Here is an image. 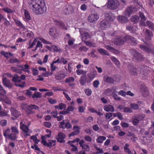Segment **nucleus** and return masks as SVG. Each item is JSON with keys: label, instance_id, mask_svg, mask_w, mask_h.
<instances>
[{"label": "nucleus", "instance_id": "obj_54", "mask_svg": "<svg viewBox=\"0 0 154 154\" xmlns=\"http://www.w3.org/2000/svg\"><path fill=\"white\" fill-rule=\"evenodd\" d=\"M75 81V79L74 77H69L66 78L65 80V82L66 83H70L71 82H73Z\"/></svg>", "mask_w": 154, "mask_h": 154}, {"label": "nucleus", "instance_id": "obj_47", "mask_svg": "<svg viewBox=\"0 0 154 154\" xmlns=\"http://www.w3.org/2000/svg\"><path fill=\"white\" fill-rule=\"evenodd\" d=\"M51 48L54 52H60L61 51V49L59 48L58 47L55 45H52Z\"/></svg>", "mask_w": 154, "mask_h": 154}, {"label": "nucleus", "instance_id": "obj_3", "mask_svg": "<svg viewBox=\"0 0 154 154\" xmlns=\"http://www.w3.org/2000/svg\"><path fill=\"white\" fill-rule=\"evenodd\" d=\"M22 109L25 110L26 115L29 116L35 113V111L34 109L38 110L39 108L38 106L34 104L28 105L26 103H22L21 105Z\"/></svg>", "mask_w": 154, "mask_h": 154}, {"label": "nucleus", "instance_id": "obj_6", "mask_svg": "<svg viewBox=\"0 0 154 154\" xmlns=\"http://www.w3.org/2000/svg\"><path fill=\"white\" fill-rule=\"evenodd\" d=\"M119 5V3L117 0H109L107 4L108 8L111 10L116 9Z\"/></svg>", "mask_w": 154, "mask_h": 154}, {"label": "nucleus", "instance_id": "obj_19", "mask_svg": "<svg viewBox=\"0 0 154 154\" xmlns=\"http://www.w3.org/2000/svg\"><path fill=\"white\" fill-rule=\"evenodd\" d=\"M116 89H114V87H110L106 90L104 92V94L106 96H110L116 92Z\"/></svg>", "mask_w": 154, "mask_h": 154}, {"label": "nucleus", "instance_id": "obj_29", "mask_svg": "<svg viewBox=\"0 0 154 154\" xmlns=\"http://www.w3.org/2000/svg\"><path fill=\"white\" fill-rule=\"evenodd\" d=\"M104 109L106 112H114V108L112 105H106L104 107Z\"/></svg>", "mask_w": 154, "mask_h": 154}, {"label": "nucleus", "instance_id": "obj_25", "mask_svg": "<svg viewBox=\"0 0 154 154\" xmlns=\"http://www.w3.org/2000/svg\"><path fill=\"white\" fill-rule=\"evenodd\" d=\"M73 129L74 131L69 134V137H70L72 136L78 135L80 133L79 127L77 126H74L73 127Z\"/></svg>", "mask_w": 154, "mask_h": 154}, {"label": "nucleus", "instance_id": "obj_37", "mask_svg": "<svg viewBox=\"0 0 154 154\" xmlns=\"http://www.w3.org/2000/svg\"><path fill=\"white\" fill-rule=\"evenodd\" d=\"M54 107L56 109H59L60 110H62L63 109H65L66 108V105L64 103H61L58 105H55Z\"/></svg>", "mask_w": 154, "mask_h": 154}, {"label": "nucleus", "instance_id": "obj_42", "mask_svg": "<svg viewBox=\"0 0 154 154\" xmlns=\"http://www.w3.org/2000/svg\"><path fill=\"white\" fill-rule=\"evenodd\" d=\"M82 40L85 42V41H87L88 38H90V35L87 32L85 33L82 35Z\"/></svg>", "mask_w": 154, "mask_h": 154}, {"label": "nucleus", "instance_id": "obj_36", "mask_svg": "<svg viewBox=\"0 0 154 154\" xmlns=\"http://www.w3.org/2000/svg\"><path fill=\"white\" fill-rule=\"evenodd\" d=\"M139 121L140 120L138 116L132 118V123L133 125H134L136 126L138 125L139 123Z\"/></svg>", "mask_w": 154, "mask_h": 154}, {"label": "nucleus", "instance_id": "obj_15", "mask_svg": "<svg viewBox=\"0 0 154 154\" xmlns=\"http://www.w3.org/2000/svg\"><path fill=\"white\" fill-rule=\"evenodd\" d=\"M66 137L65 135L62 132H59L57 138V140L58 142L60 143H63L65 142L64 139Z\"/></svg>", "mask_w": 154, "mask_h": 154}, {"label": "nucleus", "instance_id": "obj_5", "mask_svg": "<svg viewBox=\"0 0 154 154\" xmlns=\"http://www.w3.org/2000/svg\"><path fill=\"white\" fill-rule=\"evenodd\" d=\"M12 81L14 82V85L17 87H19L21 88H23L25 85L26 82H22L20 77L17 74H15L12 78Z\"/></svg>", "mask_w": 154, "mask_h": 154}, {"label": "nucleus", "instance_id": "obj_43", "mask_svg": "<svg viewBox=\"0 0 154 154\" xmlns=\"http://www.w3.org/2000/svg\"><path fill=\"white\" fill-rule=\"evenodd\" d=\"M85 43L86 45L90 47H95L96 46V44L92 42L85 41Z\"/></svg>", "mask_w": 154, "mask_h": 154}, {"label": "nucleus", "instance_id": "obj_14", "mask_svg": "<svg viewBox=\"0 0 154 154\" xmlns=\"http://www.w3.org/2000/svg\"><path fill=\"white\" fill-rule=\"evenodd\" d=\"M99 18V15L97 14H91L89 15L88 17L89 22L94 23L97 21Z\"/></svg>", "mask_w": 154, "mask_h": 154}, {"label": "nucleus", "instance_id": "obj_7", "mask_svg": "<svg viewBox=\"0 0 154 154\" xmlns=\"http://www.w3.org/2000/svg\"><path fill=\"white\" fill-rule=\"evenodd\" d=\"M20 128L25 133V136L26 137L30 136V134L32 133V131L29 128L28 126L23 123L22 122L20 123Z\"/></svg>", "mask_w": 154, "mask_h": 154}, {"label": "nucleus", "instance_id": "obj_59", "mask_svg": "<svg viewBox=\"0 0 154 154\" xmlns=\"http://www.w3.org/2000/svg\"><path fill=\"white\" fill-rule=\"evenodd\" d=\"M39 39L41 40L43 43L46 44H51L52 43L48 41H47L45 39L42 37H39Z\"/></svg>", "mask_w": 154, "mask_h": 154}, {"label": "nucleus", "instance_id": "obj_60", "mask_svg": "<svg viewBox=\"0 0 154 154\" xmlns=\"http://www.w3.org/2000/svg\"><path fill=\"white\" fill-rule=\"evenodd\" d=\"M88 49V48H87L86 47L83 46L79 48V51L81 52H86Z\"/></svg>", "mask_w": 154, "mask_h": 154}, {"label": "nucleus", "instance_id": "obj_9", "mask_svg": "<svg viewBox=\"0 0 154 154\" xmlns=\"http://www.w3.org/2000/svg\"><path fill=\"white\" fill-rule=\"evenodd\" d=\"M130 52L134 57L137 61H141L143 58L142 55L134 49L131 50Z\"/></svg>", "mask_w": 154, "mask_h": 154}, {"label": "nucleus", "instance_id": "obj_31", "mask_svg": "<svg viewBox=\"0 0 154 154\" xmlns=\"http://www.w3.org/2000/svg\"><path fill=\"white\" fill-rule=\"evenodd\" d=\"M10 111L11 114L15 117L18 118L20 115V113L17 110L13 108H11L10 109Z\"/></svg>", "mask_w": 154, "mask_h": 154}, {"label": "nucleus", "instance_id": "obj_4", "mask_svg": "<svg viewBox=\"0 0 154 154\" xmlns=\"http://www.w3.org/2000/svg\"><path fill=\"white\" fill-rule=\"evenodd\" d=\"M145 34L146 38L145 40L143 41V42L148 45H152V43L151 41L153 35L152 32L148 29H146L145 31Z\"/></svg>", "mask_w": 154, "mask_h": 154}, {"label": "nucleus", "instance_id": "obj_11", "mask_svg": "<svg viewBox=\"0 0 154 154\" xmlns=\"http://www.w3.org/2000/svg\"><path fill=\"white\" fill-rule=\"evenodd\" d=\"M128 68L131 75H136L138 73V71L134 65L129 64L128 65Z\"/></svg>", "mask_w": 154, "mask_h": 154}, {"label": "nucleus", "instance_id": "obj_38", "mask_svg": "<svg viewBox=\"0 0 154 154\" xmlns=\"http://www.w3.org/2000/svg\"><path fill=\"white\" fill-rule=\"evenodd\" d=\"M11 70L13 72L20 74H21L22 73L21 69H20L19 68L15 67H11Z\"/></svg>", "mask_w": 154, "mask_h": 154}, {"label": "nucleus", "instance_id": "obj_27", "mask_svg": "<svg viewBox=\"0 0 154 154\" xmlns=\"http://www.w3.org/2000/svg\"><path fill=\"white\" fill-rule=\"evenodd\" d=\"M24 17L23 18V20L25 22H28L31 19V17L29 13L27 10L24 9Z\"/></svg>", "mask_w": 154, "mask_h": 154}, {"label": "nucleus", "instance_id": "obj_20", "mask_svg": "<svg viewBox=\"0 0 154 154\" xmlns=\"http://www.w3.org/2000/svg\"><path fill=\"white\" fill-rule=\"evenodd\" d=\"M97 75V72L95 69H93L87 74L88 78L91 81H92Z\"/></svg>", "mask_w": 154, "mask_h": 154}, {"label": "nucleus", "instance_id": "obj_55", "mask_svg": "<svg viewBox=\"0 0 154 154\" xmlns=\"http://www.w3.org/2000/svg\"><path fill=\"white\" fill-rule=\"evenodd\" d=\"M31 139H32L35 144H38L39 141V140H38L36 135H33L31 136Z\"/></svg>", "mask_w": 154, "mask_h": 154}, {"label": "nucleus", "instance_id": "obj_1", "mask_svg": "<svg viewBox=\"0 0 154 154\" xmlns=\"http://www.w3.org/2000/svg\"><path fill=\"white\" fill-rule=\"evenodd\" d=\"M28 3L30 9L37 15L42 14L47 10L44 0H28Z\"/></svg>", "mask_w": 154, "mask_h": 154}, {"label": "nucleus", "instance_id": "obj_32", "mask_svg": "<svg viewBox=\"0 0 154 154\" xmlns=\"http://www.w3.org/2000/svg\"><path fill=\"white\" fill-rule=\"evenodd\" d=\"M131 20L133 23L136 24L139 22V17L136 15H133L131 17Z\"/></svg>", "mask_w": 154, "mask_h": 154}, {"label": "nucleus", "instance_id": "obj_12", "mask_svg": "<svg viewBox=\"0 0 154 154\" xmlns=\"http://www.w3.org/2000/svg\"><path fill=\"white\" fill-rule=\"evenodd\" d=\"M138 68L140 69V73L144 75V76L148 75L149 70L148 67L145 65H140Z\"/></svg>", "mask_w": 154, "mask_h": 154}, {"label": "nucleus", "instance_id": "obj_35", "mask_svg": "<svg viewBox=\"0 0 154 154\" xmlns=\"http://www.w3.org/2000/svg\"><path fill=\"white\" fill-rule=\"evenodd\" d=\"M86 75H82L79 81L81 85L82 86H84L86 82Z\"/></svg>", "mask_w": 154, "mask_h": 154}, {"label": "nucleus", "instance_id": "obj_52", "mask_svg": "<svg viewBox=\"0 0 154 154\" xmlns=\"http://www.w3.org/2000/svg\"><path fill=\"white\" fill-rule=\"evenodd\" d=\"M29 66L27 64H26L24 65L23 69H21L22 71H23L25 72L29 73L30 72V71L29 69Z\"/></svg>", "mask_w": 154, "mask_h": 154}, {"label": "nucleus", "instance_id": "obj_39", "mask_svg": "<svg viewBox=\"0 0 154 154\" xmlns=\"http://www.w3.org/2000/svg\"><path fill=\"white\" fill-rule=\"evenodd\" d=\"M146 25L150 29L154 30V23L152 22L151 21L147 20L146 21Z\"/></svg>", "mask_w": 154, "mask_h": 154}, {"label": "nucleus", "instance_id": "obj_64", "mask_svg": "<svg viewBox=\"0 0 154 154\" xmlns=\"http://www.w3.org/2000/svg\"><path fill=\"white\" fill-rule=\"evenodd\" d=\"M72 125L70 123L67 122L65 124V125L64 127H62V128L65 129L67 128L68 129H70L72 128Z\"/></svg>", "mask_w": 154, "mask_h": 154}, {"label": "nucleus", "instance_id": "obj_48", "mask_svg": "<svg viewBox=\"0 0 154 154\" xmlns=\"http://www.w3.org/2000/svg\"><path fill=\"white\" fill-rule=\"evenodd\" d=\"M96 52V51L95 50H93L91 52L88 53V55L92 58L97 57V56L95 54Z\"/></svg>", "mask_w": 154, "mask_h": 154}, {"label": "nucleus", "instance_id": "obj_17", "mask_svg": "<svg viewBox=\"0 0 154 154\" xmlns=\"http://www.w3.org/2000/svg\"><path fill=\"white\" fill-rule=\"evenodd\" d=\"M140 91L145 97H146L149 94L148 88L145 85L142 84L141 85Z\"/></svg>", "mask_w": 154, "mask_h": 154}, {"label": "nucleus", "instance_id": "obj_51", "mask_svg": "<svg viewBox=\"0 0 154 154\" xmlns=\"http://www.w3.org/2000/svg\"><path fill=\"white\" fill-rule=\"evenodd\" d=\"M130 107L131 109L137 110L139 109V106L137 104L132 103L130 104Z\"/></svg>", "mask_w": 154, "mask_h": 154}, {"label": "nucleus", "instance_id": "obj_62", "mask_svg": "<svg viewBox=\"0 0 154 154\" xmlns=\"http://www.w3.org/2000/svg\"><path fill=\"white\" fill-rule=\"evenodd\" d=\"M43 45L42 44L41 42L39 41H38L37 42V44L36 47H35L34 51H35L38 48H42Z\"/></svg>", "mask_w": 154, "mask_h": 154}, {"label": "nucleus", "instance_id": "obj_40", "mask_svg": "<svg viewBox=\"0 0 154 154\" xmlns=\"http://www.w3.org/2000/svg\"><path fill=\"white\" fill-rule=\"evenodd\" d=\"M106 139V137L104 136H100L98 137L96 139V141L98 143H102L103 141Z\"/></svg>", "mask_w": 154, "mask_h": 154}, {"label": "nucleus", "instance_id": "obj_8", "mask_svg": "<svg viewBox=\"0 0 154 154\" xmlns=\"http://www.w3.org/2000/svg\"><path fill=\"white\" fill-rule=\"evenodd\" d=\"M11 129L12 132L14 133L9 134L8 138L11 140H14L17 138V135L19 134V131L16 127H12Z\"/></svg>", "mask_w": 154, "mask_h": 154}, {"label": "nucleus", "instance_id": "obj_2", "mask_svg": "<svg viewBox=\"0 0 154 154\" xmlns=\"http://www.w3.org/2000/svg\"><path fill=\"white\" fill-rule=\"evenodd\" d=\"M113 34L116 36L114 43L116 45H123L125 42L130 40L133 45H135L137 44L135 38L134 37L128 35H126L119 31L114 32Z\"/></svg>", "mask_w": 154, "mask_h": 154}, {"label": "nucleus", "instance_id": "obj_16", "mask_svg": "<svg viewBox=\"0 0 154 154\" xmlns=\"http://www.w3.org/2000/svg\"><path fill=\"white\" fill-rule=\"evenodd\" d=\"M80 146L81 147L84 151L88 152L89 151L90 148L88 145L85 143V141L83 140H81L79 142Z\"/></svg>", "mask_w": 154, "mask_h": 154}, {"label": "nucleus", "instance_id": "obj_63", "mask_svg": "<svg viewBox=\"0 0 154 154\" xmlns=\"http://www.w3.org/2000/svg\"><path fill=\"white\" fill-rule=\"evenodd\" d=\"M51 117L54 118H57V117L58 112L57 111H52L51 112Z\"/></svg>", "mask_w": 154, "mask_h": 154}, {"label": "nucleus", "instance_id": "obj_57", "mask_svg": "<svg viewBox=\"0 0 154 154\" xmlns=\"http://www.w3.org/2000/svg\"><path fill=\"white\" fill-rule=\"evenodd\" d=\"M139 15L140 17L141 18L140 20H146L147 19V18L145 16L144 14L141 11H140L139 12Z\"/></svg>", "mask_w": 154, "mask_h": 154}, {"label": "nucleus", "instance_id": "obj_50", "mask_svg": "<svg viewBox=\"0 0 154 154\" xmlns=\"http://www.w3.org/2000/svg\"><path fill=\"white\" fill-rule=\"evenodd\" d=\"M2 10L5 12L9 14L15 12L14 10H12L10 8H8L7 7L3 8H2Z\"/></svg>", "mask_w": 154, "mask_h": 154}, {"label": "nucleus", "instance_id": "obj_49", "mask_svg": "<svg viewBox=\"0 0 154 154\" xmlns=\"http://www.w3.org/2000/svg\"><path fill=\"white\" fill-rule=\"evenodd\" d=\"M9 62L11 63H18L20 61L16 58H13L9 60Z\"/></svg>", "mask_w": 154, "mask_h": 154}, {"label": "nucleus", "instance_id": "obj_33", "mask_svg": "<svg viewBox=\"0 0 154 154\" xmlns=\"http://www.w3.org/2000/svg\"><path fill=\"white\" fill-rule=\"evenodd\" d=\"M140 49L143 51H145L148 53H150L151 51V49L149 47L146 46L144 45H140L139 46Z\"/></svg>", "mask_w": 154, "mask_h": 154}, {"label": "nucleus", "instance_id": "obj_58", "mask_svg": "<svg viewBox=\"0 0 154 154\" xmlns=\"http://www.w3.org/2000/svg\"><path fill=\"white\" fill-rule=\"evenodd\" d=\"M58 24L62 29L66 30L67 29V27L65 26L64 23L62 22H59Z\"/></svg>", "mask_w": 154, "mask_h": 154}, {"label": "nucleus", "instance_id": "obj_13", "mask_svg": "<svg viewBox=\"0 0 154 154\" xmlns=\"http://www.w3.org/2000/svg\"><path fill=\"white\" fill-rule=\"evenodd\" d=\"M137 11V8L133 6L128 7L126 9L125 12L126 16L129 17L130 15L134 13Z\"/></svg>", "mask_w": 154, "mask_h": 154}, {"label": "nucleus", "instance_id": "obj_53", "mask_svg": "<svg viewBox=\"0 0 154 154\" xmlns=\"http://www.w3.org/2000/svg\"><path fill=\"white\" fill-rule=\"evenodd\" d=\"M76 73L77 75H82L84 74V75H86V73L87 72L86 71H84V70L81 69H77L76 70Z\"/></svg>", "mask_w": 154, "mask_h": 154}, {"label": "nucleus", "instance_id": "obj_44", "mask_svg": "<svg viewBox=\"0 0 154 154\" xmlns=\"http://www.w3.org/2000/svg\"><path fill=\"white\" fill-rule=\"evenodd\" d=\"M42 96L41 94L38 91H35L32 96V98H40Z\"/></svg>", "mask_w": 154, "mask_h": 154}, {"label": "nucleus", "instance_id": "obj_56", "mask_svg": "<svg viewBox=\"0 0 154 154\" xmlns=\"http://www.w3.org/2000/svg\"><path fill=\"white\" fill-rule=\"evenodd\" d=\"M84 91L85 93L88 96L91 95L92 92L90 88L85 89L84 90Z\"/></svg>", "mask_w": 154, "mask_h": 154}, {"label": "nucleus", "instance_id": "obj_34", "mask_svg": "<svg viewBox=\"0 0 154 154\" xmlns=\"http://www.w3.org/2000/svg\"><path fill=\"white\" fill-rule=\"evenodd\" d=\"M106 48L109 50L110 51L115 53L116 54H119V51L115 49L113 47H111L109 45H107L106 47Z\"/></svg>", "mask_w": 154, "mask_h": 154}, {"label": "nucleus", "instance_id": "obj_46", "mask_svg": "<svg viewBox=\"0 0 154 154\" xmlns=\"http://www.w3.org/2000/svg\"><path fill=\"white\" fill-rule=\"evenodd\" d=\"M111 60L112 62L117 67H119L120 66V63L119 61L115 57H113L111 58Z\"/></svg>", "mask_w": 154, "mask_h": 154}, {"label": "nucleus", "instance_id": "obj_22", "mask_svg": "<svg viewBox=\"0 0 154 154\" xmlns=\"http://www.w3.org/2000/svg\"><path fill=\"white\" fill-rule=\"evenodd\" d=\"M17 26L24 30L26 29L25 26L18 18H13Z\"/></svg>", "mask_w": 154, "mask_h": 154}, {"label": "nucleus", "instance_id": "obj_24", "mask_svg": "<svg viewBox=\"0 0 154 154\" xmlns=\"http://www.w3.org/2000/svg\"><path fill=\"white\" fill-rule=\"evenodd\" d=\"M73 129L74 131L69 134V137H70L72 136L78 135L80 133L79 127L77 126H74L73 127Z\"/></svg>", "mask_w": 154, "mask_h": 154}, {"label": "nucleus", "instance_id": "obj_21", "mask_svg": "<svg viewBox=\"0 0 154 154\" xmlns=\"http://www.w3.org/2000/svg\"><path fill=\"white\" fill-rule=\"evenodd\" d=\"M49 35L53 37L56 38L58 37V34L57 33V30L55 28L52 27L49 29Z\"/></svg>", "mask_w": 154, "mask_h": 154}, {"label": "nucleus", "instance_id": "obj_45", "mask_svg": "<svg viewBox=\"0 0 154 154\" xmlns=\"http://www.w3.org/2000/svg\"><path fill=\"white\" fill-rule=\"evenodd\" d=\"M98 51L101 54H103L104 55H109V54L107 53V51L103 48H99L98 49Z\"/></svg>", "mask_w": 154, "mask_h": 154}, {"label": "nucleus", "instance_id": "obj_26", "mask_svg": "<svg viewBox=\"0 0 154 154\" xmlns=\"http://www.w3.org/2000/svg\"><path fill=\"white\" fill-rule=\"evenodd\" d=\"M104 81L107 83L112 84L114 83V79L111 77L108 76L106 75L103 76Z\"/></svg>", "mask_w": 154, "mask_h": 154}, {"label": "nucleus", "instance_id": "obj_28", "mask_svg": "<svg viewBox=\"0 0 154 154\" xmlns=\"http://www.w3.org/2000/svg\"><path fill=\"white\" fill-rule=\"evenodd\" d=\"M66 75L64 73L59 72L54 75L55 79L57 80H60L63 79L65 78Z\"/></svg>", "mask_w": 154, "mask_h": 154}, {"label": "nucleus", "instance_id": "obj_10", "mask_svg": "<svg viewBox=\"0 0 154 154\" xmlns=\"http://www.w3.org/2000/svg\"><path fill=\"white\" fill-rule=\"evenodd\" d=\"M74 11L73 7L71 5H66L63 8V12L66 15H69L72 14Z\"/></svg>", "mask_w": 154, "mask_h": 154}, {"label": "nucleus", "instance_id": "obj_18", "mask_svg": "<svg viewBox=\"0 0 154 154\" xmlns=\"http://www.w3.org/2000/svg\"><path fill=\"white\" fill-rule=\"evenodd\" d=\"M2 83L5 86L9 88H12L13 87V84L11 83L10 81L6 77L3 79Z\"/></svg>", "mask_w": 154, "mask_h": 154}, {"label": "nucleus", "instance_id": "obj_23", "mask_svg": "<svg viewBox=\"0 0 154 154\" xmlns=\"http://www.w3.org/2000/svg\"><path fill=\"white\" fill-rule=\"evenodd\" d=\"M109 22L107 20H102L100 23V27L102 30L106 29L107 26L108 25Z\"/></svg>", "mask_w": 154, "mask_h": 154}, {"label": "nucleus", "instance_id": "obj_41", "mask_svg": "<svg viewBox=\"0 0 154 154\" xmlns=\"http://www.w3.org/2000/svg\"><path fill=\"white\" fill-rule=\"evenodd\" d=\"M6 91L3 88L2 86L0 84V94L3 96L4 97H6Z\"/></svg>", "mask_w": 154, "mask_h": 154}, {"label": "nucleus", "instance_id": "obj_61", "mask_svg": "<svg viewBox=\"0 0 154 154\" xmlns=\"http://www.w3.org/2000/svg\"><path fill=\"white\" fill-rule=\"evenodd\" d=\"M123 112L126 113H132V111L131 108L128 107H125L123 109Z\"/></svg>", "mask_w": 154, "mask_h": 154}, {"label": "nucleus", "instance_id": "obj_30", "mask_svg": "<svg viewBox=\"0 0 154 154\" xmlns=\"http://www.w3.org/2000/svg\"><path fill=\"white\" fill-rule=\"evenodd\" d=\"M117 18L118 21L122 23H126L128 21L127 18L123 16H119Z\"/></svg>", "mask_w": 154, "mask_h": 154}]
</instances>
